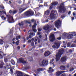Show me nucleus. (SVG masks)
<instances>
[{"label":"nucleus","instance_id":"f257e3e1","mask_svg":"<svg viewBox=\"0 0 76 76\" xmlns=\"http://www.w3.org/2000/svg\"><path fill=\"white\" fill-rule=\"evenodd\" d=\"M63 53H64L63 48H61L58 50V54L56 56V60L57 61L60 60V58L61 57V55L63 54Z\"/></svg>","mask_w":76,"mask_h":76},{"label":"nucleus","instance_id":"f03ea898","mask_svg":"<svg viewBox=\"0 0 76 76\" xmlns=\"http://www.w3.org/2000/svg\"><path fill=\"white\" fill-rule=\"evenodd\" d=\"M64 4L63 3H61L60 5V6L58 7L59 9V12L60 13H61L62 12L63 13H65L66 11V8L64 6Z\"/></svg>","mask_w":76,"mask_h":76},{"label":"nucleus","instance_id":"7ed1b4c3","mask_svg":"<svg viewBox=\"0 0 76 76\" xmlns=\"http://www.w3.org/2000/svg\"><path fill=\"white\" fill-rule=\"evenodd\" d=\"M58 16L57 12L56 10H53L51 11V12L50 15V18L51 19H53L55 18V17Z\"/></svg>","mask_w":76,"mask_h":76},{"label":"nucleus","instance_id":"20e7f679","mask_svg":"<svg viewBox=\"0 0 76 76\" xmlns=\"http://www.w3.org/2000/svg\"><path fill=\"white\" fill-rule=\"evenodd\" d=\"M25 15L26 16H33L34 15V12L32 10H28L25 12Z\"/></svg>","mask_w":76,"mask_h":76},{"label":"nucleus","instance_id":"39448f33","mask_svg":"<svg viewBox=\"0 0 76 76\" xmlns=\"http://www.w3.org/2000/svg\"><path fill=\"white\" fill-rule=\"evenodd\" d=\"M55 25L57 28H60L61 25V22L60 20H57L55 22Z\"/></svg>","mask_w":76,"mask_h":76},{"label":"nucleus","instance_id":"423d86ee","mask_svg":"<svg viewBox=\"0 0 76 76\" xmlns=\"http://www.w3.org/2000/svg\"><path fill=\"white\" fill-rule=\"evenodd\" d=\"M3 14H5V15H6V10H4L2 11H0V16H1V18L3 20H6V18L4 17V15H2Z\"/></svg>","mask_w":76,"mask_h":76},{"label":"nucleus","instance_id":"0eeeda50","mask_svg":"<svg viewBox=\"0 0 76 76\" xmlns=\"http://www.w3.org/2000/svg\"><path fill=\"white\" fill-rule=\"evenodd\" d=\"M48 61L47 60L43 59L42 62V64H40L41 66H47L48 64Z\"/></svg>","mask_w":76,"mask_h":76},{"label":"nucleus","instance_id":"6e6552de","mask_svg":"<svg viewBox=\"0 0 76 76\" xmlns=\"http://www.w3.org/2000/svg\"><path fill=\"white\" fill-rule=\"evenodd\" d=\"M7 21L10 23H13V22H15L12 16H11L10 15H9L8 16Z\"/></svg>","mask_w":76,"mask_h":76},{"label":"nucleus","instance_id":"1a4fd4ad","mask_svg":"<svg viewBox=\"0 0 76 76\" xmlns=\"http://www.w3.org/2000/svg\"><path fill=\"white\" fill-rule=\"evenodd\" d=\"M49 39L50 41L51 42H53L55 40H56V38H55V36L54 34H52L51 35L49 36Z\"/></svg>","mask_w":76,"mask_h":76},{"label":"nucleus","instance_id":"9d476101","mask_svg":"<svg viewBox=\"0 0 76 76\" xmlns=\"http://www.w3.org/2000/svg\"><path fill=\"white\" fill-rule=\"evenodd\" d=\"M21 8H20L19 10V13H22V12H23V11L25 10L26 9H27V7H23V5H22L21 6Z\"/></svg>","mask_w":76,"mask_h":76},{"label":"nucleus","instance_id":"9b49d317","mask_svg":"<svg viewBox=\"0 0 76 76\" xmlns=\"http://www.w3.org/2000/svg\"><path fill=\"white\" fill-rule=\"evenodd\" d=\"M73 32V34H69L67 36V38L68 39H72V38H73V36H76V34L74 32Z\"/></svg>","mask_w":76,"mask_h":76},{"label":"nucleus","instance_id":"f8f14e48","mask_svg":"<svg viewBox=\"0 0 76 76\" xmlns=\"http://www.w3.org/2000/svg\"><path fill=\"white\" fill-rule=\"evenodd\" d=\"M58 3L57 2H53L52 3H51L52 5H51L50 7V9L51 10V9H52L53 8V6H56V5H57L58 4Z\"/></svg>","mask_w":76,"mask_h":76},{"label":"nucleus","instance_id":"ddd939ff","mask_svg":"<svg viewBox=\"0 0 76 76\" xmlns=\"http://www.w3.org/2000/svg\"><path fill=\"white\" fill-rule=\"evenodd\" d=\"M67 60V57L66 56H64L61 58V61L62 63L65 62Z\"/></svg>","mask_w":76,"mask_h":76},{"label":"nucleus","instance_id":"4468645a","mask_svg":"<svg viewBox=\"0 0 76 76\" xmlns=\"http://www.w3.org/2000/svg\"><path fill=\"white\" fill-rule=\"evenodd\" d=\"M65 71H58L56 72V76H60V75L61 74H62V73H64Z\"/></svg>","mask_w":76,"mask_h":76},{"label":"nucleus","instance_id":"2eb2a0df","mask_svg":"<svg viewBox=\"0 0 76 76\" xmlns=\"http://www.w3.org/2000/svg\"><path fill=\"white\" fill-rule=\"evenodd\" d=\"M49 29H50V26L48 25L45 26L43 27V29L45 30V31L49 30Z\"/></svg>","mask_w":76,"mask_h":76},{"label":"nucleus","instance_id":"dca6fc26","mask_svg":"<svg viewBox=\"0 0 76 76\" xmlns=\"http://www.w3.org/2000/svg\"><path fill=\"white\" fill-rule=\"evenodd\" d=\"M5 64L3 62V61L2 60L1 61V64H0V69H2L3 67V66Z\"/></svg>","mask_w":76,"mask_h":76},{"label":"nucleus","instance_id":"f3484780","mask_svg":"<svg viewBox=\"0 0 76 76\" xmlns=\"http://www.w3.org/2000/svg\"><path fill=\"white\" fill-rule=\"evenodd\" d=\"M35 39V42H36L38 40V43H40V42H41V40L39 39H38V37L37 36H36L34 38Z\"/></svg>","mask_w":76,"mask_h":76},{"label":"nucleus","instance_id":"a211bd4d","mask_svg":"<svg viewBox=\"0 0 76 76\" xmlns=\"http://www.w3.org/2000/svg\"><path fill=\"white\" fill-rule=\"evenodd\" d=\"M19 61L23 64H26V61H24V60L22 59L21 58L19 59Z\"/></svg>","mask_w":76,"mask_h":76},{"label":"nucleus","instance_id":"6ab92c4d","mask_svg":"<svg viewBox=\"0 0 76 76\" xmlns=\"http://www.w3.org/2000/svg\"><path fill=\"white\" fill-rule=\"evenodd\" d=\"M49 70H48V73H53V72L54 71V70L53 69H52V67H50L49 68Z\"/></svg>","mask_w":76,"mask_h":76},{"label":"nucleus","instance_id":"aec40b11","mask_svg":"<svg viewBox=\"0 0 76 76\" xmlns=\"http://www.w3.org/2000/svg\"><path fill=\"white\" fill-rule=\"evenodd\" d=\"M50 54V52L49 51H46L45 52V53L44 55L45 57H47V56H48Z\"/></svg>","mask_w":76,"mask_h":76},{"label":"nucleus","instance_id":"412c9836","mask_svg":"<svg viewBox=\"0 0 76 76\" xmlns=\"http://www.w3.org/2000/svg\"><path fill=\"white\" fill-rule=\"evenodd\" d=\"M54 44L56 45L57 49L60 47V43L55 42L54 43Z\"/></svg>","mask_w":76,"mask_h":76},{"label":"nucleus","instance_id":"4be33fe9","mask_svg":"<svg viewBox=\"0 0 76 76\" xmlns=\"http://www.w3.org/2000/svg\"><path fill=\"white\" fill-rule=\"evenodd\" d=\"M50 10H47L45 12L44 15H50Z\"/></svg>","mask_w":76,"mask_h":76},{"label":"nucleus","instance_id":"5701e85b","mask_svg":"<svg viewBox=\"0 0 76 76\" xmlns=\"http://www.w3.org/2000/svg\"><path fill=\"white\" fill-rule=\"evenodd\" d=\"M31 46H34V42H35V40H34V38H33L31 39Z\"/></svg>","mask_w":76,"mask_h":76},{"label":"nucleus","instance_id":"b1692460","mask_svg":"<svg viewBox=\"0 0 76 76\" xmlns=\"http://www.w3.org/2000/svg\"><path fill=\"white\" fill-rule=\"evenodd\" d=\"M6 66L7 69H10L11 66L9 64H6Z\"/></svg>","mask_w":76,"mask_h":76},{"label":"nucleus","instance_id":"393cba45","mask_svg":"<svg viewBox=\"0 0 76 76\" xmlns=\"http://www.w3.org/2000/svg\"><path fill=\"white\" fill-rule=\"evenodd\" d=\"M60 69L61 70H65V69H66V67L64 66H62L60 67Z\"/></svg>","mask_w":76,"mask_h":76},{"label":"nucleus","instance_id":"a878e982","mask_svg":"<svg viewBox=\"0 0 76 76\" xmlns=\"http://www.w3.org/2000/svg\"><path fill=\"white\" fill-rule=\"evenodd\" d=\"M3 52L0 51V59L3 58Z\"/></svg>","mask_w":76,"mask_h":76},{"label":"nucleus","instance_id":"bb28decb","mask_svg":"<svg viewBox=\"0 0 76 76\" xmlns=\"http://www.w3.org/2000/svg\"><path fill=\"white\" fill-rule=\"evenodd\" d=\"M9 60V58H6L5 57H4V61L5 63H7L8 62Z\"/></svg>","mask_w":76,"mask_h":76},{"label":"nucleus","instance_id":"cd10ccee","mask_svg":"<svg viewBox=\"0 0 76 76\" xmlns=\"http://www.w3.org/2000/svg\"><path fill=\"white\" fill-rule=\"evenodd\" d=\"M23 22L22 21L21 22V23H18L19 26H20L21 27H22V26H23Z\"/></svg>","mask_w":76,"mask_h":76},{"label":"nucleus","instance_id":"c85d7f7f","mask_svg":"<svg viewBox=\"0 0 76 76\" xmlns=\"http://www.w3.org/2000/svg\"><path fill=\"white\" fill-rule=\"evenodd\" d=\"M37 71L38 72H41V71H43V69L42 68L37 69Z\"/></svg>","mask_w":76,"mask_h":76},{"label":"nucleus","instance_id":"c756f323","mask_svg":"<svg viewBox=\"0 0 76 76\" xmlns=\"http://www.w3.org/2000/svg\"><path fill=\"white\" fill-rule=\"evenodd\" d=\"M11 62L12 63V64H13V65H15V62L12 59L11 60Z\"/></svg>","mask_w":76,"mask_h":76},{"label":"nucleus","instance_id":"7c9ffc66","mask_svg":"<svg viewBox=\"0 0 76 76\" xmlns=\"http://www.w3.org/2000/svg\"><path fill=\"white\" fill-rule=\"evenodd\" d=\"M15 39L16 40H17V41L19 39H20V36H17L15 38Z\"/></svg>","mask_w":76,"mask_h":76},{"label":"nucleus","instance_id":"2f4dec72","mask_svg":"<svg viewBox=\"0 0 76 76\" xmlns=\"http://www.w3.org/2000/svg\"><path fill=\"white\" fill-rule=\"evenodd\" d=\"M34 25L32 26V28H35L36 29V26L37 25V23H34Z\"/></svg>","mask_w":76,"mask_h":76},{"label":"nucleus","instance_id":"473e14b6","mask_svg":"<svg viewBox=\"0 0 76 76\" xmlns=\"http://www.w3.org/2000/svg\"><path fill=\"white\" fill-rule=\"evenodd\" d=\"M4 42L3 40H2V39H0V44L1 45H2V44H3Z\"/></svg>","mask_w":76,"mask_h":76},{"label":"nucleus","instance_id":"72a5a7b5","mask_svg":"<svg viewBox=\"0 0 76 76\" xmlns=\"http://www.w3.org/2000/svg\"><path fill=\"white\" fill-rule=\"evenodd\" d=\"M31 22L32 23H33L34 22V23H37L36 20H34V19L31 20Z\"/></svg>","mask_w":76,"mask_h":76},{"label":"nucleus","instance_id":"f704fd0d","mask_svg":"<svg viewBox=\"0 0 76 76\" xmlns=\"http://www.w3.org/2000/svg\"><path fill=\"white\" fill-rule=\"evenodd\" d=\"M32 30L34 33L37 32V30L36 28H32Z\"/></svg>","mask_w":76,"mask_h":76},{"label":"nucleus","instance_id":"c9c22d12","mask_svg":"<svg viewBox=\"0 0 76 76\" xmlns=\"http://www.w3.org/2000/svg\"><path fill=\"white\" fill-rule=\"evenodd\" d=\"M30 68V66H28L25 67V69L26 70H27L28 69H29Z\"/></svg>","mask_w":76,"mask_h":76},{"label":"nucleus","instance_id":"e433bc0d","mask_svg":"<svg viewBox=\"0 0 76 76\" xmlns=\"http://www.w3.org/2000/svg\"><path fill=\"white\" fill-rule=\"evenodd\" d=\"M19 41H20L19 40H18V41L16 42L15 44H16L17 45H19Z\"/></svg>","mask_w":76,"mask_h":76},{"label":"nucleus","instance_id":"4c0bfd02","mask_svg":"<svg viewBox=\"0 0 76 76\" xmlns=\"http://www.w3.org/2000/svg\"><path fill=\"white\" fill-rule=\"evenodd\" d=\"M0 9H4V7L3 5H0Z\"/></svg>","mask_w":76,"mask_h":76},{"label":"nucleus","instance_id":"58836bf2","mask_svg":"<svg viewBox=\"0 0 76 76\" xmlns=\"http://www.w3.org/2000/svg\"><path fill=\"white\" fill-rule=\"evenodd\" d=\"M30 34L31 35H32V36H34L35 35V34L34 33H30Z\"/></svg>","mask_w":76,"mask_h":76},{"label":"nucleus","instance_id":"ea45409f","mask_svg":"<svg viewBox=\"0 0 76 76\" xmlns=\"http://www.w3.org/2000/svg\"><path fill=\"white\" fill-rule=\"evenodd\" d=\"M54 59H52V60L50 61V63L52 64H54Z\"/></svg>","mask_w":76,"mask_h":76},{"label":"nucleus","instance_id":"a19ab883","mask_svg":"<svg viewBox=\"0 0 76 76\" xmlns=\"http://www.w3.org/2000/svg\"><path fill=\"white\" fill-rule=\"evenodd\" d=\"M26 23H28L29 24H31V22H29L28 20H26L25 22Z\"/></svg>","mask_w":76,"mask_h":76},{"label":"nucleus","instance_id":"79ce46f5","mask_svg":"<svg viewBox=\"0 0 76 76\" xmlns=\"http://www.w3.org/2000/svg\"><path fill=\"white\" fill-rule=\"evenodd\" d=\"M76 46V45L74 44H73L71 46V47H75Z\"/></svg>","mask_w":76,"mask_h":76},{"label":"nucleus","instance_id":"37998d69","mask_svg":"<svg viewBox=\"0 0 76 76\" xmlns=\"http://www.w3.org/2000/svg\"><path fill=\"white\" fill-rule=\"evenodd\" d=\"M73 49H71L70 50H69V53H72V52H73Z\"/></svg>","mask_w":76,"mask_h":76},{"label":"nucleus","instance_id":"c03bdc74","mask_svg":"<svg viewBox=\"0 0 76 76\" xmlns=\"http://www.w3.org/2000/svg\"><path fill=\"white\" fill-rule=\"evenodd\" d=\"M13 14H15L16 13H17V11L16 10H14L13 11Z\"/></svg>","mask_w":76,"mask_h":76},{"label":"nucleus","instance_id":"a18cd8bd","mask_svg":"<svg viewBox=\"0 0 76 76\" xmlns=\"http://www.w3.org/2000/svg\"><path fill=\"white\" fill-rule=\"evenodd\" d=\"M38 30L39 32H40V31H42V28H39L38 29Z\"/></svg>","mask_w":76,"mask_h":76},{"label":"nucleus","instance_id":"49530a36","mask_svg":"<svg viewBox=\"0 0 76 76\" xmlns=\"http://www.w3.org/2000/svg\"><path fill=\"white\" fill-rule=\"evenodd\" d=\"M52 47L54 49H56V46L55 45H53L52 46Z\"/></svg>","mask_w":76,"mask_h":76},{"label":"nucleus","instance_id":"de8ad7c7","mask_svg":"<svg viewBox=\"0 0 76 76\" xmlns=\"http://www.w3.org/2000/svg\"><path fill=\"white\" fill-rule=\"evenodd\" d=\"M74 70V68H71L70 69V71L72 72V71H73Z\"/></svg>","mask_w":76,"mask_h":76},{"label":"nucleus","instance_id":"09e8293b","mask_svg":"<svg viewBox=\"0 0 76 76\" xmlns=\"http://www.w3.org/2000/svg\"><path fill=\"white\" fill-rule=\"evenodd\" d=\"M10 34L12 33V32H13V29H10Z\"/></svg>","mask_w":76,"mask_h":76},{"label":"nucleus","instance_id":"8fccbe9b","mask_svg":"<svg viewBox=\"0 0 76 76\" xmlns=\"http://www.w3.org/2000/svg\"><path fill=\"white\" fill-rule=\"evenodd\" d=\"M30 58H31V60H30L29 61H33V58L31 56Z\"/></svg>","mask_w":76,"mask_h":76},{"label":"nucleus","instance_id":"3c124183","mask_svg":"<svg viewBox=\"0 0 76 76\" xmlns=\"http://www.w3.org/2000/svg\"><path fill=\"white\" fill-rule=\"evenodd\" d=\"M72 5H73V8H75L76 7V5L75 4H74Z\"/></svg>","mask_w":76,"mask_h":76},{"label":"nucleus","instance_id":"603ef678","mask_svg":"<svg viewBox=\"0 0 76 76\" xmlns=\"http://www.w3.org/2000/svg\"><path fill=\"white\" fill-rule=\"evenodd\" d=\"M13 12V11H12L11 10H10L9 12V13H10V14H12Z\"/></svg>","mask_w":76,"mask_h":76},{"label":"nucleus","instance_id":"864d4df0","mask_svg":"<svg viewBox=\"0 0 76 76\" xmlns=\"http://www.w3.org/2000/svg\"><path fill=\"white\" fill-rule=\"evenodd\" d=\"M10 72H11V73L12 74H13V69H10Z\"/></svg>","mask_w":76,"mask_h":76},{"label":"nucleus","instance_id":"5fc2aeb1","mask_svg":"<svg viewBox=\"0 0 76 76\" xmlns=\"http://www.w3.org/2000/svg\"><path fill=\"white\" fill-rule=\"evenodd\" d=\"M8 47H9V45H6L5 46L6 48H8Z\"/></svg>","mask_w":76,"mask_h":76},{"label":"nucleus","instance_id":"6e6d98bb","mask_svg":"<svg viewBox=\"0 0 76 76\" xmlns=\"http://www.w3.org/2000/svg\"><path fill=\"white\" fill-rule=\"evenodd\" d=\"M66 76V75L65 74H63L61 76Z\"/></svg>","mask_w":76,"mask_h":76},{"label":"nucleus","instance_id":"4d7b16f0","mask_svg":"<svg viewBox=\"0 0 76 76\" xmlns=\"http://www.w3.org/2000/svg\"><path fill=\"white\" fill-rule=\"evenodd\" d=\"M6 56V54H4V53H3V57H5V56Z\"/></svg>","mask_w":76,"mask_h":76},{"label":"nucleus","instance_id":"13d9d810","mask_svg":"<svg viewBox=\"0 0 76 76\" xmlns=\"http://www.w3.org/2000/svg\"><path fill=\"white\" fill-rule=\"evenodd\" d=\"M57 39H58V40H60L61 39V37L57 38Z\"/></svg>","mask_w":76,"mask_h":76},{"label":"nucleus","instance_id":"bf43d9fd","mask_svg":"<svg viewBox=\"0 0 76 76\" xmlns=\"http://www.w3.org/2000/svg\"><path fill=\"white\" fill-rule=\"evenodd\" d=\"M23 39H24V41H26V39H25V37H23Z\"/></svg>","mask_w":76,"mask_h":76},{"label":"nucleus","instance_id":"052dcab7","mask_svg":"<svg viewBox=\"0 0 76 76\" xmlns=\"http://www.w3.org/2000/svg\"><path fill=\"white\" fill-rule=\"evenodd\" d=\"M17 48H18V50H19V49H20V47L19 46H18L17 47Z\"/></svg>","mask_w":76,"mask_h":76},{"label":"nucleus","instance_id":"680f3d73","mask_svg":"<svg viewBox=\"0 0 76 76\" xmlns=\"http://www.w3.org/2000/svg\"><path fill=\"white\" fill-rule=\"evenodd\" d=\"M28 37L29 38H30V39H31V38H32V36L30 35H29Z\"/></svg>","mask_w":76,"mask_h":76},{"label":"nucleus","instance_id":"e2e57ef3","mask_svg":"<svg viewBox=\"0 0 76 76\" xmlns=\"http://www.w3.org/2000/svg\"><path fill=\"white\" fill-rule=\"evenodd\" d=\"M22 3L21 1H18V3L19 4H20Z\"/></svg>","mask_w":76,"mask_h":76},{"label":"nucleus","instance_id":"0e129e2a","mask_svg":"<svg viewBox=\"0 0 76 76\" xmlns=\"http://www.w3.org/2000/svg\"><path fill=\"white\" fill-rule=\"evenodd\" d=\"M29 38L28 37H27L26 38V40H28V39H29Z\"/></svg>","mask_w":76,"mask_h":76},{"label":"nucleus","instance_id":"69168bd1","mask_svg":"<svg viewBox=\"0 0 76 76\" xmlns=\"http://www.w3.org/2000/svg\"><path fill=\"white\" fill-rule=\"evenodd\" d=\"M41 53H42L44 52V50H43V49H41Z\"/></svg>","mask_w":76,"mask_h":76},{"label":"nucleus","instance_id":"338daca9","mask_svg":"<svg viewBox=\"0 0 76 76\" xmlns=\"http://www.w3.org/2000/svg\"><path fill=\"white\" fill-rule=\"evenodd\" d=\"M61 18H64V16L63 15H62L61 16Z\"/></svg>","mask_w":76,"mask_h":76},{"label":"nucleus","instance_id":"774afa93","mask_svg":"<svg viewBox=\"0 0 76 76\" xmlns=\"http://www.w3.org/2000/svg\"><path fill=\"white\" fill-rule=\"evenodd\" d=\"M31 42V40H29L28 41V42L29 43H30Z\"/></svg>","mask_w":76,"mask_h":76}]
</instances>
